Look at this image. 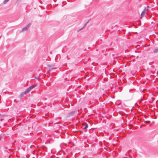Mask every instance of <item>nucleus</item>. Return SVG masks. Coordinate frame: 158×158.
<instances>
[{
	"instance_id": "f257e3e1",
	"label": "nucleus",
	"mask_w": 158,
	"mask_h": 158,
	"mask_svg": "<svg viewBox=\"0 0 158 158\" xmlns=\"http://www.w3.org/2000/svg\"><path fill=\"white\" fill-rule=\"evenodd\" d=\"M35 86L31 85L25 91L22 92L19 95L20 98H22L23 97L24 94H26L28 93L32 89L34 88Z\"/></svg>"
},
{
	"instance_id": "f03ea898",
	"label": "nucleus",
	"mask_w": 158,
	"mask_h": 158,
	"mask_svg": "<svg viewBox=\"0 0 158 158\" xmlns=\"http://www.w3.org/2000/svg\"><path fill=\"white\" fill-rule=\"evenodd\" d=\"M48 67L49 68V71H51L52 69H55L56 68V67H54V65L48 64Z\"/></svg>"
},
{
	"instance_id": "7ed1b4c3",
	"label": "nucleus",
	"mask_w": 158,
	"mask_h": 158,
	"mask_svg": "<svg viewBox=\"0 0 158 158\" xmlns=\"http://www.w3.org/2000/svg\"><path fill=\"white\" fill-rule=\"evenodd\" d=\"M31 25V23H29L25 27L22 29V31H25L27 30Z\"/></svg>"
},
{
	"instance_id": "20e7f679",
	"label": "nucleus",
	"mask_w": 158,
	"mask_h": 158,
	"mask_svg": "<svg viewBox=\"0 0 158 158\" xmlns=\"http://www.w3.org/2000/svg\"><path fill=\"white\" fill-rule=\"evenodd\" d=\"M90 20V19L87 22H86V23H85V25L82 28H81V29H80L79 30L81 31V30L83 29L87 25V24L89 23V22Z\"/></svg>"
},
{
	"instance_id": "39448f33",
	"label": "nucleus",
	"mask_w": 158,
	"mask_h": 158,
	"mask_svg": "<svg viewBox=\"0 0 158 158\" xmlns=\"http://www.w3.org/2000/svg\"><path fill=\"white\" fill-rule=\"evenodd\" d=\"M75 112V111H72V112L69 113V116H71L73 115Z\"/></svg>"
},
{
	"instance_id": "423d86ee",
	"label": "nucleus",
	"mask_w": 158,
	"mask_h": 158,
	"mask_svg": "<svg viewBox=\"0 0 158 158\" xmlns=\"http://www.w3.org/2000/svg\"><path fill=\"white\" fill-rule=\"evenodd\" d=\"M145 13V12L144 11V10H143L141 14V18H142V17L144 15Z\"/></svg>"
},
{
	"instance_id": "0eeeda50",
	"label": "nucleus",
	"mask_w": 158,
	"mask_h": 158,
	"mask_svg": "<svg viewBox=\"0 0 158 158\" xmlns=\"http://www.w3.org/2000/svg\"><path fill=\"white\" fill-rule=\"evenodd\" d=\"M158 52V48H156L153 51V52L155 53H157Z\"/></svg>"
},
{
	"instance_id": "6e6552de",
	"label": "nucleus",
	"mask_w": 158,
	"mask_h": 158,
	"mask_svg": "<svg viewBox=\"0 0 158 158\" xmlns=\"http://www.w3.org/2000/svg\"><path fill=\"white\" fill-rule=\"evenodd\" d=\"M149 7V6H147V7H145L144 8V9L143 10H144V11L145 12V11L146 10H148V8Z\"/></svg>"
},
{
	"instance_id": "1a4fd4ad",
	"label": "nucleus",
	"mask_w": 158,
	"mask_h": 158,
	"mask_svg": "<svg viewBox=\"0 0 158 158\" xmlns=\"http://www.w3.org/2000/svg\"><path fill=\"white\" fill-rule=\"evenodd\" d=\"M9 0H5L3 2V4H5Z\"/></svg>"
},
{
	"instance_id": "9d476101",
	"label": "nucleus",
	"mask_w": 158,
	"mask_h": 158,
	"mask_svg": "<svg viewBox=\"0 0 158 158\" xmlns=\"http://www.w3.org/2000/svg\"><path fill=\"white\" fill-rule=\"evenodd\" d=\"M88 125L87 124H86L85 125V127H84V129H86L87 128V127H88Z\"/></svg>"
},
{
	"instance_id": "9b49d317",
	"label": "nucleus",
	"mask_w": 158,
	"mask_h": 158,
	"mask_svg": "<svg viewBox=\"0 0 158 158\" xmlns=\"http://www.w3.org/2000/svg\"><path fill=\"white\" fill-rule=\"evenodd\" d=\"M11 155H10V156H9V158H10V157H11Z\"/></svg>"
},
{
	"instance_id": "f8f14e48",
	"label": "nucleus",
	"mask_w": 158,
	"mask_h": 158,
	"mask_svg": "<svg viewBox=\"0 0 158 158\" xmlns=\"http://www.w3.org/2000/svg\"><path fill=\"white\" fill-rule=\"evenodd\" d=\"M35 78H36V79H39V78H38V77H36Z\"/></svg>"
},
{
	"instance_id": "ddd939ff",
	"label": "nucleus",
	"mask_w": 158,
	"mask_h": 158,
	"mask_svg": "<svg viewBox=\"0 0 158 158\" xmlns=\"http://www.w3.org/2000/svg\"><path fill=\"white\" fill-rule=\"evenodd\" d=\"M123 158H128L127 157H124Z\"/></svg>"
},
{
	"instance_id": "4468645a",
	"label": "nucleus",
	"mask_w": 158,
	"mask_h": 158,
	"mask_svg": "<svg viewBox=\"0 0 158 158\" xmlns=\"http://www.w3.org/2000/svg\"><path fill=\"white\" fill-rule=\"evenodd\" d=\"M0 121H1L2 120V119H0Z\"/></svg>"
},
{
	"instance_id": "2eb2a0df",
	"label": "nucleus",
	"mask_w": 158,
	"mask_h": 158,
	"mask_svg": "<svg viewBox=\"0 0 158 158\" xmlns=\"http://www.w3.org/2000/svg\"><path fill=\"white\" fill-rule=\"evenodd\" d=\"M56 158H58V157H56Z\"/></svg>"
},
{
	"instance_id": "dca6fc26",
	"label": "nucleus",
	"mask_w": 158,
	"mask_h": 158,
	"mask_svg": "<svg viewBox=\"0 0 158 158\" xmlns=\"http://www.w3.org/2000/svg\"><path fill=\"white\" fill-rule=\"evenodd\" d=\"M32 158H35V157H33Z\"/></svg>"
}]
</instances>
